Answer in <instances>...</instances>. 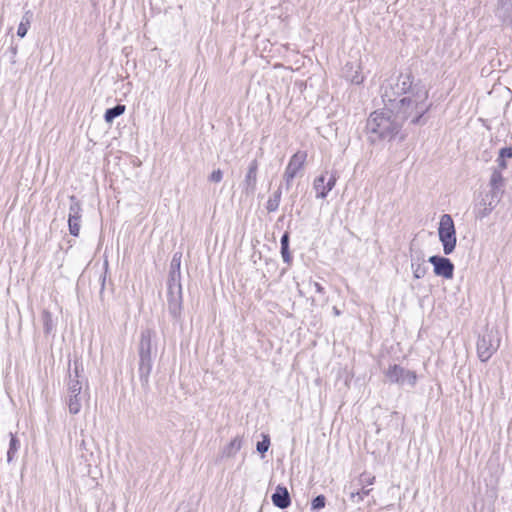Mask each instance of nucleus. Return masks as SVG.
Listing matches in <instances>:
<instances>
[{
    "instance_id": "10",
    "label": "nucleus",
    "mask_w": 512,
    "mask_h": 512,
    "mask_svg": "<svg viewBox=\"0 0 512 512\" xmlns=\"http://www.w3.org/2000/svg\"><path fill=\"white\" fill-rule=\"evenodd\" d=\"M501 199V193L487 192L476 205L475 214L479 219L487 217L498 205Z\"/></svg>"
},
{
    "instance_id": "23",
    "label": "nucleus",
    "mask_w": 512,
    "mask_h": 512,
    "mask_svg": "<svg viewBox=\"0 0 512 512\" xmlns=\"http://www.w3.org/2000/svg\"><path fill=\"white\" fill-rule=\"evenodd\" d=\"M31 19H32V13L30 11H27L22 19H21V22L19 23V26H18V29H17V35L21 38L25 37V35L27 34V31L30 27V24H31Z\"/></svg>"
},
{
    "instance_id": "25",
    "label": "nucleus",
    "mask_w": 512,
    "mask_h": 512,
    "mask_svg": "<svg viewBox=\"0 0 512 512\" xmlns=\"http://www.w3.org/2000/svg\"><path fill=\"white\" fill-rule=\"evenodd\" d=\"M82 208L79 200L74 196H70V206L68 218L82 217Z\"/></svg>"
},
{
    "instance_id": "6",
    "label": "nucleus",
    "mask_w": 512,
    "mask_h": 512,
    "mask_svg": "<svg viewBox=\"0 0 512 512\" xmlns=\"http://www.w3.org/2000/svg\"><path fill=\"white\" fill-rule=\"evenodd\" d=\"M384 375L390 383H396L399 385L414 387L417 382V375L414 371L405 369L397 364L390 365L384 371Z\"/></svg>"
},
{
    "instance_id": "15",
    "label": "nucleus",
    "mask_w": 512,
    "mask_h": 512,
    "mask_svg": "<svg viewBox=\"0 0 512 512\" xmlns=\"http://www.w3.org/2000/svg\"><path fill=\"white\" fill-rule=\"evenodd\" d=\"M411 269L415 279H421L427 273L428 267L425 265V259L422 252L411 256Z\"/></svg>"
},
{
    "instance_id": "36",
    "label": "nucleus",
    "mask_w": 512,
    "mask_h": 512,
    "mask_svg": "<svg viewBox=\"0 0 512 512\" xmlns=\"http://www.w3.org/2000/svg\"><path fill=\"white\" fill-rule=\"evenodd\" d=\"M281 248H288L289 247V233L285 232L280 240Z\"/></svg>"
},
{
    "instance_id": "37",
    "label": "nucleus",
    "mask_w": 512,
    "mask_h": 512,
    "mask_svg": "<svg viewBox=\"0 0 512 512\" xmlns=\"http://www.w3.org/2000/svg\"><path fill=\"white\" fill-rule=\"evenodd\" d=\"M497 163H498V166L500 168V171L501 170H504L506 169L507 165H506V161H505V158H502L500 155L497 159Z\"/></svg>"
},
{
    "instance_id": "22",
    "label": "nucleus",
    "mask_w": 512,
    "mask_h": 512,
    "mask_svg": "<svg viewBox=\"0 0 512 512\" xmlns=\"http://www.w3.org/2000/svg\"><path fill=\"white\" fill-rule=\"evenodd\" d=\"M125 112V105L118 104L112 108L106 110L104 119L107 123H112L115 118L122 115Z\"/></svg>"
},
{
    "instance_id": "30",
    "label": "nucleus",
    "mask_w": 512,
    "mask_h": 512,
    "mask_svg": "<svg viewBox=\"0 0 512 512\" xmlns=\"http://www.w3.org/2000/svg\"><path fill=\"white\" fill-rule=\"evenodd\" d=\"M270 446V439L268 435L263 436V440L257 443V451L261 454H264L268 451Z\"/></svg>"
},
{
    "instance_id": "17",
    "label": "nucleus",
    "mask_w": 512,
    "mask_h": 512,
    "mask_svg": "<svg viewBox=\"0 0 512 512\" xmlns=\"http://www.w3.org/2000/svg\"><path fill=\"white\" fill-rule=\"evenodd\" d=\"M152 357L139 358V379L142 386L147 387L149 384V376L152 370Z\"/></svg>"
},
{
    "instance_id": "34",
    "label": "nucleus",
    "mask_w": 512,
    "mask_h": 512,
    "mask_svg": "<svg viewBox=\"0 0 512 512\" xmlns=\"http://www.w3.org/2000/svg\"><path fill=\"white\" fill-rule=\"evenodd\" d=\"M281 255H282V258H283V261L287 264H290L291 260H292V257H291V254L289 252V247L288 248H281Z\"/></svg>"
},
{
    "instance_id": "3",
    "label": "nucleus",
    "mask_w": 512,
    "mask_h": 512,
    "mask_svg": "<svg viewBox=\"0 0 512 512\" xmlns=\"http://www.w3.org/2000/svg\"><path fill=\"white\" fill-rule=\"evenodd\" d=\"M82 368L78 361H74L73 371H69L67 380L66 403L70 414L76 415L81 411L85 393H82L85 377L81 375Z\"/></svg>"
},
{
    "instance_id": "28",
    "label": "nucleus",
    "mask_w": 512,
    "mask_h": 512,
    "mask_svg": "<svg viewBox=\"0 0 512 512\" xmlns=\"http://www.w3.org/2000/svg\"><path fill=\"white\" fill-rule=\"evenodd\" d=\"M371 489H367L365 487V485H363L362 489L361 490H358V491H352L350 493V499L355 502V503H359L360 501H362L364 499L365 496H368L369 493H370Z\"/></svg>"
},
{
    "instance_id": "11",
    "label": "nucleus",
    "mask_w": 512,
    "mask_h": 512,
    "mask_svg": "<svg viewBox=\"0 0 512 512\" xmlns=\"http://www.w3.org/2000/svg\"><path fill=\"white\" fill-rule=\"evenodd\" d=\"M428 261L433 265L436 276H440L445 279L453 278L454 264L449 258L434 255L431 256Z\"/></svg>"
},
{
    "instance_id": "13",
    "label": "nucleus",
    "mask_w": 512,
    "mask_h": 512,
    "mask_svg": "<svg viewBox=\"0 0 512 512\" xmlns=\"http://www.w3.org/2000/svg\"><path fill=\"white\" fill-rule=\"evenodd\" d=\"M155 332L149 328L141 331L140 342L138 347L139 358L152 357L153 338Z\"/></svg>"
},
{
    "instance_id": "19",
    "label": "nucleus",
    "mask_w": 512,
    "mask_h": 512,
    "mask_svg": "<svg viewBox=\"0 0 512 512\" xmlns=\"http://www.w3.org/2000/svg\"><path fill=\"white\" fill-rule=\"evenodd\" d=\"M489 186H490L489 192H497V193L502 194L501 188L503 187V177H502V173L500 170H498V169L493 170L491 177H490Z\"/></svg>"
},
{
    "instance_id": "29",
    "label": "nucleus",
    "mask_w": 512,
    "mask_h": 512,
    "mask_svg": "<svg viewBox=\"0 0 512 512\" xmlns=\"http://www.w3.org/2000/svg\"><path fill=\"white\" fill-rule=\"evenodd\" d=\"M308 285L321 296L322 300H324L325 302L327 301V299L325 298V288L320 283L309 280Z\"/></svg>"
},
{
    "instance_id": "21",
    "label": "nucleus",
    "mask_w": 512,
    "mask_h": 512,
    "mask_svg": "<svg viewBox=\"0 0 512 512\" xmlns=\"http://www.w3.org/2000/svg\"><path fill=\"white\" fill-rule=\"evenodd\" d=\"M10 442H9V448L7 451V462L10 463L14 460L15 456L17 455L19 449H20V441L14 435L13 433H10Z\"/></svg>"
},
{
    "instance_id": "38",
    "label": "nucleus",
    "mask_w": 512,
    "mask_h": 512,
    "mask_svg": "<svg viewBox=\"0 0 512 512\" xmlns=\"http://www.w3.org/2000/svg\"><path fill=\"white\" fill-rule=\"evenodd\" d=\"M333 312L336 316L340 315V311L336 307H333Z\"/></svg>"
},
{
    "instance_id": "8",
    "label": "nucleus",
    "mask_w": 512,
    "mask_h": 512,
    "mask_svg": "<svg viewBox=\"0 0 512 512\" xmlns=\"http://www.w3.org/2000/svg\"><path fill=\"white\" fill-rule=\"evenodd\" d=\"M338 179L336 171H325L320 176L316 177L313 182V189L316 192V198L324 199L328 193L335 187Z\"/></svg>"
},
{
    "instance_id": "5",
    "label": "nucleus",
    "mask_w": 512,
    "mask_h": 512,
    "mask_svg": "<svg viewBox=\"0 0 512 512\" xmlns=\"http://www.w3.org/2000/svg\"><path fill=\"white\" fill-rule=\"evenodd\" d=\"M499 332L487 329L477 341V355L480 361L487 362L500 346Z\"/></svg>"
},
{
    "instance_id": "24",
    "label": "nucleus",
    "mask_w": 512,
    "mask_h": 512,
    "mask_svg": "<svg viewBox=\"0 0 512 512\" xmlns=\"http://www.w3.org/2000/svg\"><path fill=\"white\" fill-rule=\"evenodd\" d=\"M281 195H282L281 188H278L269 197L267 204H266V209L268 210V212H274L278 209L280 201H281Z\"/></svg>"
},
{
    "instance_id": "4",
    "label": "nucleus",
    "mask_w": 512,
    "mask_h": 512,
    "mask_svg": "<svg viewBox=\"0 0 512 512\" xmlns=\"http://www.w3.org/2000/svg\"><path fill=\"white\" fill-rule=\"evenodd\" d=\"M438 236L442 243L444 254L450 255L455 250L457 238L454 221L449 214H443L440 217Z\"/></svg>"
},
{
    "instance_id": "7",
    "label": "nucleus",
    "mask_w": 512,
    "mask_h": 512,
    "mask_svg": "<svg viewBox=\"0 0 512 512\" xmlns=\"http://www.w3.org/2000/svg\"><path fill=\"white\" fill-rule=\"evenodd\" d=\"M306 159L307 152L302 150L297 151L290 158L283 174V180L286 190L290 189L294 178L297 176L298 172L303 169Z\"/></svg>"
},
{
    "instance_id": "2",
    "label": "nucleus",
    "mask_w": 512,
    "mask_h": 512,
    "mask_svg": "<svg viewBox=\"0 0 512 512\" xmlns=\"http://www.w3.org/2000/svg\"><path fill=\"white\" fill-rule=\"evenodd\" d=\"M402 122L393 113L382 110L370 114L366 123V131L372 143L377 141H391L401 131Z\"/></svg>"
},
{
    "instance_id": "12",
    "label": "nucleus",
    "mask_w": 512,
    "mask_h": 512,
    "mask_svg": "<svg viewBox=\"0 0 512 512\" xmlns=\"http://www.w3.org/2000/svg\"><path fill=\"white\" fill-rule=\"evenodd\" d=\"M257 172H258V162H257V160L254 159L250 162V164L248 166L247 173L242 182V191L247 196L253 195L256 191Z\"/></svg>"
},
{
    "instance_id": "9",
    "label": "nucleus",
    "mask_w": 512,
    "mask_h": 512,
    "mask_svg": "<svg viewBox=\"0 0 512 512\" xmlns=\"http://www.w3.org/2000/svg\"><path fill=\"white\" fill-rule=\"evenodd\" d=\"M168 309L173 317H178L182 309V287L180 282H168Z\"/></svg>"
},
{
    "instance_id": "14",
    "label": "nucleus",
    "mask_w": 512,
    "mask_h": 512,
    "mask_svg": "<svg viewBox=\"0 0 512 512\" xmlns=\"http://www.w3.org/2000/svg\"><path fill=\"white\" fill-rule=\"evenodd\" d=\"M271 499L273 504L280 509H285L291 504L289 492L287 488L283 486L276 487Z\"/></svg>"
},
{
    "instance_id": "20",
    "label": "nucleus",
    "mask_w": 512,
    "mask_h": 512,
    "mask_svg": "<svg viewBox=\"0 0 512 512\" xmlns=\"http://www.w3.org/2000/svg\"><path fill=\"white\" fill-rule=\"evenodd\" d=\"M242 447V439L237 436L230 441L222 450V455L225 457H233Z\"/></svg>"
},
{
    "instance_id": "35",
    "label": "nucleus",
    "mask_w": 512,
    "mask_h": 512,
    "mask_svg": "<svg viewBox=\"0 0 512 512\" xmlns=\"http://www.w3.org/2000/svg\"><path fill=\"white\" fill-rule=\"evenodd\" d=\"M499 154L502 158H512V146L508 148H502Z\"/></svg>"
},
{
    "instance_id": "26",
    "label": "nucleus",
    "mask_w": 512,
    "mask_h": 512,
    "mask_svg": "<svg viewBox=\"0 0 512 512\" xmlns=\"http://www.w3.org/2000/svg\"><path fill=\"white\" fill-rule=\"evenodd\" d=\"M42 320H43L44 332L46 334H50L54 330V327H55V324H54V321L52 318V314L49 311L44 310L42 312Z\"/></svg>"
},
{
    "instance_id": "1",
    "label": "nucleus",
    "mask_w": 512,
    "mask_h": 512,
    "mask_svg": "<svg viewBox=\"0 0 512 512\" xmlns=\"http://www.w3.org/2000/svg\"><path fill=\"white\" fill-rule=\"evenodd\" d=\"M385 109L402 123L424 124L423 116L430 110L429 92L425 85L413 82L410 74H400L386 79L380 87Z\"/></svg>"
},
{
    "instance_id": "31",
    "label": "nucleus",
    "mask_w": 512,
    "mask_h": 512,
    "mask_svg": "<svg viewBox=\"0 0 512 512\" xmlns=\"http://www.w3.org/2000/svg\"><path fill=\"white\" fill-rule=\"evenodd\" d=\"M326 504V498L324 495H318L316 496L311 503V507L313 510L322 509L325 507Z\"/></svg>"
},
{
    "instance_id": "18",
    "label": "nucleus",
    "mask_w": 512,
    "mask_h": 512,
    "mask_svg": "<svg viewBox=\"0 0 512 512\" xmlns=\"http://www.w3.org/2000/svg\"><path fill=\"white\" fill-rule=\"evenodd\" d=\"M180 263H181V254L175 253L173 255L172 261H171V269L169 274V280L168 282H180Z\"/></svg>"
},
{
    "instance_id": "27",
    "label": "nucleus",
    "mask_w": 512,
    "mask_h": 512,
    "mask_svg": "<svg viewBox=\"0 0 512 512\" xmlns=\"http://www.w3.org/2000/svg\"><path fill=\"white\" fill-rule=\"evenodd\" d=\"M81 217L68 218L69 232L77 237L80 233Z\"/></svg>"
},
{
    "instance_id": "33",
    "label": "nucleus",
    "mask_w": 512,
    "mask_h": 512,
    "mask_svg": "<svg viewBox=\"0 0 512 512\" xmlns=\"http://www.w3.org/2000/svg\"><path fill=\"white\" fill-rule=\"evenodd\" d=\"M375 481V477L370 474H362L360 476L359 482L361 485H372Z\"/></svg>"
},
{
    "instance_id": "16",
    "label": "nucleus",
    "mask_w": 512,
    "mask_h": 512,
    "mask_svg": "<svg viewBox=\"0 0 512 512\" xmlns=\"http://www.w3.org/2000/svg\"><path fill=\"white\" fill-rule=\"evenodd\" d=\"M344 76L353 84H361L364 81V76L361 74V67L359 64L348 62L344 67Z\"/></svg>"
},
{
    "instance_id": "32",
    "label": "nucleus",
    "mask_w": 512,
    "mask_h": 512,
    "mask_svg": "<svg viewBox=\"0 0 512 512\" xmlns=\"http://www.w3.org/2000/svg\"><path fill=\"white\" fill-rule=\"evenodd\" d=\"M209 181L210 182H214V183H219L222 181L223 179V172L222 170L220 169H216L214 170L210 175H209Z\"/></svg>"
}]
</instances>
